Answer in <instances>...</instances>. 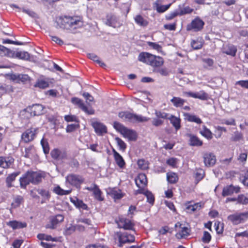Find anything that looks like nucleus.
Segmentation results:
<instances>
[{
    "label": "nucleus",
    "mask_w": 248,
    "mask_h": 248,
    "mask_svg": "<svg viewBox=\"0 0 248 248\" xmlns=\"http://www.w3.org/2000/svg\"><path fill=\"white\" fill-rule=\"evenodd\" d=\"M54 20L56 28L69 30L73 32L84 25L81 16H55Z\"/></svg>",
    "instance_id": "f257e3e1"
},
{
    "label": "nucleus",
    "mask_w": 248,
    "mask_h": 248,
    "mask_svg": "<svg viewBox=\"0 0 248 248\" xmlns=\"http://www.w3.org/2000/svg\"><path fill=\"white\" fill-rule=\"evenodd\" d=\"M113 127L124 138L128 139L129 140L135 141L137 140V134L134 130L127 128L117 122H114Z\"/></svg>",
    "instance_id": "f03ea898"
},
{
    "label": "nucleus",
    "mask_w": 248,
    "mask_h": 248,
    "mask_svg": "<svg viewBox=\"0 0 248 248\" xmlns=\"http://www.w3.org/2000/svg\"><path fill=\"white\" fill-rule=\"evenodd\" d=\"M135 183L139 189L135 191V194L137 195L139 193L144 192V190L146 189L147 185V179L146 176L144 173H140L135 178Z\"/></svg>",
    "instance_id": "7ed1b4c3"
},
{
    "label": "nucleus",
    "mask_w": 248,
    "mask_h": 248,
    "mask_svg": "<svg viewBox=\"0 0 248 248\" xmlns=\"http://www.w3.org/2000/svg\"><path fill=\"white\" fill-rule=\"evenodd\" d=\"M84 179L82 176L75 174H70L66 177V182L70 185L80 188V185L84 182Z\"/></svg>",
    "instance_id": "20e7f679"
},
{
    "label": "nucleus",
    "mask_w": 248,
    "mask_h": 248,
    "mask_svg": "<svg viewBox=\"0 0 248 248\" xmlns=\"http://www.w3.org/2000/svg\"><path fill=\"white\" fill-rule=\"evenodd\" d=\"M248 218V211L235 213L230 215L228 217V219L231 221L233 224H238L246 221Z\"/></svg>",
    "instance_id": "39448f33"
},
{
    "label": "nucleus",
    "mask_w": 248,
    "mask_h": 248,
    "mask_svg": "<svg viewBox=\"0 0 248 248\" xmlns=\"http://www.w3.org/2000/svg\"><path fill=\"white\" fill-rule=\"evenodd\" d=\"M64 216L61 214H58L56 216H51L49 218V222L46 225V228L50 229H55L58 225L63 221Z\"/></svg>",
    "instance_id": "423d86ee"
},
{
    "label": "nucleus",
    "mask_w": 248,
    "mask_h": 248,
    "mask_svg": "<svg viewBox=\"0 0 248 248\" xmlns=\"http://www.w3.org/2000/svg\"><path fill=\"white\" fill-rule=\"evenodd\" d=\"M71 102L78 106L86 113L92 115L94 113V110L92 107H87L83 102L82 100L77 97H73Z\"/></svg>",
    "instance_id": "0eeeda50"
},
{
    "label": "nucleus",
    "mask_w": 248,
    "mask_h": 248,
    "mask_svg": "<svg viewBox=\"0 0 248 248\" xmlns=\"http://www.w3.org/2000/svg\"><path fill=\"white\" fill-rule=\"evenodd\" d=\"M37 130V128L33 127H31L26 130L22 134L21 138L22 140L26 143L32 141L35 138Z\"/></svg>",
    "instance_id": "6e6552de"
},
{
    "label": "nucleus",
    "mask_w": 248,
    "mask_h": 248,
    "mask_svg": "<svg viewBox=\"0 0 248 248\" xmlns=\"http://www.w3.org/2000/svg\"><path fill=\"white\" fill-rule=\"evenodd\" d=\"M240 191V187L239 186H234L232 185L227 186L223 188L222 195L226 197L232 195L233 193H238Z\"/></svg>",
    "instance_id": "1a4fd4ad"
},
{
    "label": "nucleus",
    "mask_w": 248,
    "mask_h": 248,
    "mask_svg": "<svg viewBox=\"0 0 248 248\" xmlns=\"http://www.w3.org/2000/svg\"><path fill=\"white\" fill-rule=\"evenodd\" d=\"M15 159L12 156H0V167L8 169L14 165Z\"/></svg>",
    "instance_id": "9d476101"
},
{
    "label": "nucleus",
    "mask_w": 248,
    "mask_h": 248,
    "mask_svg": "<svg viewBox=\"0 0 248 248\" xmlns=\"http://www.w3.org/2000/svg\"><path fill=\"white\" fill-rule=\"evenodd\" d=\"M175 226L177 231L176 236L178 238H182L189 234V229L186 227L183 226L180 222L176 223Z\"/></svg>",
    "instance_id": "9b49d317"
},
{
    "label": "nucleus",
    "mask_w": 248,
    "mask_h": 248,
    "mask_svg": "<svg viewBox=\"0 0 248 248\" xmlns=\"http://www.w3.org/2000/svg\"><path fill=\"white\" fill-rule=\"evenodd\" d=\"M184 95L187 97H191L194 98H198L202 100H206L208 98V94L203 91H201L197 93L191 92H184Z\"/></svg>",
    "instance_id": "f8f14e48"
},
{
    "label": "nucleus",
    "mask_w": 248,
    "mask_h": 248,
    "mask_svg": "<svg viewBox=\"0 0 248 248\" xmlns=\"http://www.w3.org/2000/svg\"><path fill=\"white\" fill-rule=\"evenodd\" d=\"M204 24V22L197 17L191 22L190 25L187 26V30L193 29L195 31H199L202 29Z\"/></svg>",
    "instance_id": "ddd939ff"
},
{
    "label": "nucleus",
    "mask_w": 248,
    "mask_h": 248,
    "mask_svg": "<svg viewBox=\"0 0 248 248\" xmlns=\"http://www.w3.org/2000/svg\"><path fill=\"white\" fill-rule=\"evenodd\" d=\"M117 223L119 228H123L124 230H132L134 226L131 220L124 217L119 218Z\"/></svg>",
    "instance_id": "4468645a"
},
{
    "label": "nucleus",
    "mask_w": 248,
    "mask_h": 248,
    "mask_svg": "<svg viewBox=\"0 0 248 248\" xmlns=\"http://www.w3.org/2000/svg\"><path fill=\"white\" fill-rule=\"evenodd\" d=\"M119 241L120 243L119 246L122 247L123 244L133 242L135 241V237L132 234L125 232L119 235Z\"/></svg>",
    "instance_id": "2eb2a0df"
},
{
    "label": "nucleus",
    "mask_w": 248,
    "mask_h": 248,
    "mask_svg": "<svg viewBox=\"0 0 248 248\" xmlns=\"http://www.w3.org/2000/svg\"><path fill=\"white\" fill-rule=\"evenodd\" d=\"M203 158L204 164L207 167L213 166L216 163V157L213 153H206L204 154Z\"/></svg>",
    "instance_id": "dca6fc26"
},
{
    "label": "nucleus",
    "mask_w": 248,
    "mask_h": 248,
    "mask_svg": "<svg viewBox=\"0 0 248 248\" xmlns=\"http://www.w3.org/2000/svg\"><path fill=\"white\" fill-rule=\"evenodd\" d=\"M149 118L139 115L131 113H129L128 116L127 118V121L133 123L135 122H145L149 121Z\"/></svg>",
    "instance_id": "f3484780"
},
{
    "label": "nucleus",
    "mask_w": 248,
    "mask_h": 248,
    "mask_svg": "<svg viewBox=\"0 0 248 248\" xmlns=\"http://www.w3.org/2000/svg\"><path fill=\"white\" fill-rule=\"evenodd\" d=\"M154 58V55L148 52H141L138 57V60L141 62L150 65Z\"/></svg>",
    "instance_id": "a211bd4d"
},
{
    "label": "nucleus",
    "mask_w": 248,
    "mask_h": 248,
    "mask_svg": "<svg viewBox=\"0 0 248 248\" xmlns=\"http://www.w3.org/2000/svg\"><path fill=\"white\" fill-rule=\"evenodd\" d=\"M30 171L26 172L19 179L20 185L21 188H26L27 185L31 183V177Z\"/></svg>",
    "instance_id": "6ab92c4d"
},
{
    "label": "nucleus",
    "mask_w": 248,
    "mask_h": 248,
    "mask_svg": "<svg viewBox=\"0 0 248 248\" xmlns=\"http://www.w3.org/2000/svg\"><path fill=\"white\" fill-rule=\"evenodd\" d=\"M96 133L98 135H102L107 133V127L103 124L99 122H94L92 124Z\"/></svg>",
    "instance_id": "aec40b11"
},
{
    "label": "nucleus",
    "mask_w": 248,
    "mask_h": 248,
    "mask_svg": "<svg viewBox=\"0 0 248 248\" xmlns=\"http://www.w3.org/2000/svg\"><path fill=\"white\" fill-rule=\"evenodd\" d=\"M103 21L106 25L114 28L120 26L116 16H106V18L103 19Z\"/></svg>",
    "instance_id": "412c9836"
},
{
    "label": "nucleus",
    "mask_w": 248,
    "mask_h": 248,
    "mask_svg": "<svg viewBox=\"0 0 248 248\" xmlns=\"http://www.w3.org/2000/svg\"><path fill=\"white\" fill-rule=\"evenodd\" d=\"M109 194L115 201L121 199L124 195V194L120 189L116 188L110 189Z\"/></svg>",
    "instance_id": "4be33fe9"
},
{
    "label": "nucleus",
    "mask_w": 248,
    "mask_h": 248,
    "mask_svg": "<svg viewBox=\"0 0 248 248\" xmlns=\"http://www.w3.org/2000/svg\"><path fill=\"white\" fill-rule=\"evenodd\" d=\"M7 224L13 230L24 228L27 226L26 222H22L16 220L10 221L7 222Z\"/></svg>",
    "instance_id": "5701e85b"
},
{
    "label": "nucleus",
    "mask_w": 248,
    "mask_h": 248,
    "mask_svg": "<svg viewBox=\"0 0 248 248\" xmlns=\"http://www.w3.org/2000/svg\"><path fill=\"white\" fill-rule=\"evenodd\" d=\"M184 116L185 119L190 122H194L197 124H201L202 123V121L198 116L195 115L191 114L188 113H184Z\"/></svg>",
    "instance_id": "b1692460"
},
{
    "label": "nucleus",
    "mask_w": 248,
    "mask_h": 248,
    "mask_svg": "<svg viewBox=\"0 0 248 248\" xmlns=\"http://www.w3.org/2000/svg\"><path fill=\"white\" fill-rule=\"evenodd\" d=\"M31 173L30 177H31V183L36 185L40 183L42 178V175L38 172L30 171Z\"/></svg>",
    "instance_id": "393cba45"
},
{
    "label": "nucleus",
    "mask_w": 248,
    "mask_h": 248,
    "mask_svg": "<svg viewBox=\"0 0 248 248\" xmlns=\"http://www.w3.org/2000/svg\"><path fill=\"white\" fill-rule=\"evenodd\" d=\"M115 160L117 165L121 168H123L125 165V162L122 156L115 150H112Z\"/></svg>",
    "instance_id": "a878e982"
},
{
    "label": "nucleus",
    "mask_w": 248,
    "mask_h": 248,
    "mask_svg": "<svg viewBox=\"0 0 248 248\" xmlns=\"http://www.w3.org/2000/svg\"><path fill=\"white\" fill-rule=\"evenodd\" d=\"M36 155V150L33 146L30 145L25 149L24 156L26 158H32Z\"/></svg>",
    "instance_id": "bb28decb"
},
{
    "label": "nucleus",
    "mask_w": 248,
    "mask_h": 248,
    "mask_svg": "<svg viewBox=\"0 0 248 248\" xmlns=\"http://www.w3.org/2000/svg\"><path fill=\"white\" fill-rule=\"evenodd\" d=\"M19 173V172H15L8 175L6 179V186L10 188L13 186L12 182L15 180Z\"/></svg>",
    "instance_id": "cd10ccee"
},
{
    "label": "nucleus",
    "mask_w": 248,
    "mask_h": 248,
    "mask_svg": "<svg viewBox=\"0 0 248 248\" xmlns=\"http://www.w3.org/2000/svg\"><path fill=\"white\" fill-rule=\"evenodd\" d=\"M237 49L235 46L232 45L226 46L223 48V53L227 55L234 56L236 54Z\"/></svg>",
    "instance_id": "c85d7f7f"
},
{
    "label": "nucleus",
    "mask_w": 248,
    "mask_h": 248,
    "mask_svg": "<svg viewBox=\"0 0 248 248\" xmlns=\"http://www.w3.org/2000/svg\"><path fill=\"white\" fill-rule=\"evenodd\" d=\"M164 60L162 57L154 55V58L150 65L153 67H158L162 66Z\"/></svg>",
    "instance_id": "c756f323"
},
{
    "label": "nucleus",
    "mask_w": 248,
    "mask_h": 248,
    "mask_svg": "<svg viewBox=\"0 0 248 248\" xmlns=\"http://www.w3.org/2000/svg\"><path fill=\"white\" fill-rule=\"evenodd\" d=\"M44 107L41 104H35L31 107V113L34 115H40L43 113Z\"/></svg>",
    "instance_id": "7c9ffc66"
},
{
    "label": "nucleus",
    "mask_w": 248,
    "mask_h": 248,
    "mask_svg": "<svg viewBox=\"0 0 248 248\" xmlns=\"http://www.w3.org/2000/svg\"><path fill=\"white\" fill-rule=\"evenodd\" d=\"M71 202L75 205V206L79 209L87 210V205L85 204L82 201L78 199H71Z\"/></svg>",
    "instance_id": "2f4dec72"
},
{
    "label": "nucleus",
    "mask_w": 248,
    "mask_h": 248,
    "mask_svg": "<svg viewBox=\"0 0 248 248\" xmlns=\"http://www.w3.org/2000/svg\"><path fill=\"white\" fill-rule=\"evenodd\" d=\"M168 119L170 120L171 124L175 127L176 130H178L180 129L181 127V120L179 118L176 117L173 115H171V116Z\"/></svg>",
    "instance_id": "473e14b6"
},
{
    "label": "nucleus",
    "mask_w": 248,
    "mask_h": 248,
    "mask_svg": "<svg viewBox=\"0 0 248 248\" xmlns=\"http://www.w3.org/2000/svg\"><path fill=\"white\" fill-rule=\"evenodd\" d=\"M170 102L173 105L176 107H181L183 106L185 102V100L181 98L178 97H173L171 100Z\"/></svg>",
    "instance_id": "72a5a7b5"
},
{
    "label": "nucleus",
    "mask_w": 248,
    "mask_h": 248,
    "mask_svg": "<svg viewBox=\"0 0 248 248\" xmlns=\"http://www.w3.org/2000/svg\"><path fill=\"white\" fill-rule=\"evenodd\" d=\"M167 179L169 183L175 184L178 180V177L176 173L169 172L167 173Z\"/></svg>",
    "instance_id": "f704fd0d"
},
{
    "label": "nucleus",
    "mask_w": 248,
    "mask_h": 248,
    "mask_svg": "<svg viewBox=\"0 0 248 248\" xmlns=\"http://www.w3.org/2000/svg\"><path fill=\"white\" fill-rule=\"evenodd\" d=\"M23 202V198L21 196H16L11 203V208L15 209L18 207Z\"/></svg>",
    "instance_id": "c9c22d12"
},
{
    "label": "nucleus",
    "mask_w": 248,
    "mask_h": 248,
    "mask_svg": "<svg viewBox=\"0 0 248 248\" xmlns=\"http://www.w3.org/2000/svg\"><path fill=\"white\" fill-rule=\"evenodd\" d=\"M51 155L52 157L55 159H62L65 156V153H63L62 154V153L57 149H54L51 152Z\"/></svg>",
    "instance_id": "e433bc0d"
},
{
    "label": "nucleus",
    "mask_w": 248,
    "mask_h": 248,
    "mask_svg": "<svg viewBox=\"0 0 248 248\" xmlns=\"http://www.w3.org/2000/svg\"><path fill=\"white\" fill-rule=\"evenodd\" d=\"M189 141L191 146H200L202 145V141L195 136H191Z\"/></svg>",
    "instance_id": "4c0bfd02"
},
{
    "label": "nucleus",
    "mask_w": 248,
    "mask_h": 248,
    "mask_svg": "<svg viewBox=\"0 0 248 248\" xmlns=\"http://www.w3.org/2000/svg\"><path fill=\"white\" fill-rule=\"evenodd\" d=\"M88 57L93 60V61L97 62L98 64L100 65V66L102 67H105L106 66V64L102 62L100 60L99 58L93 53H89L88 54Z\"/></svg>",
    "instance_id": "58836bf2"
},
{
    "label": "nucleus",
    "mask_w": 248,
    "mask_h": 248,
    "mask_svg": "<svg viewBox=\"0 0 248 248\" xmlns=\"http://www.w3.org/2000/svg\"><path fill=\"white\" fill-rule=\"evenodd\" d=\"M76 227L75 225L69 224L65 226L63 231V234L65 235H70L75 232Z\"/></svg>",
    "instance_id": "ea45409f"
},
{
    "label": "nucleus",
    "mask_w": 248,
    "mask_h": 248,
    "mask_svg": "<svg viewBox=\"0 0 248 248\" xmlns=\"http://www.w3.org/2000/svg\"><path fill=\"white\" fill-rule=\"evenodd\" d=\"M15 56L16 58L24 60H28L30 58V54L28 52L22 51L16 52L15 54Z\"/></svg>",
    "instance_id": "a19ab883"
},
{
    "label": "nucleus",
    "mask_w": 248,
    "mask_h": 248,
    "mask_svg": "<svg viewBox=\"0 0 248 248\" xmlns=\"http://www.w3.org/2000/svg\"><path fill=\"white\" fill-rule=\"evenodd\" d=\"M54 192L59 195H66L70 194L71 192V190H64L61 188L59 186L54 187Z\"/></svg>",
    "instance_id": "79ce46f5"
},
{
    "label": "nucleus",
    "mask_w": 248,
    "mask_h": 248,
    "mask_svg": "<svg viewBox=\"0 0 248 248\" xmlns=\"http://www.w3.org/2000/svg\"><path fill=\"white\" fill-rule=\"evenodd\" d=\"M141 194H144L146 197L147 202H149L151 204H154L155 198L152 192L146 189L144 190V192H142Z\"/></svg>",
    "instance_id": "37998d69"
},
{
    "label": "nucleus",
    "mask_w": 248,
    "mask_h": 248,
    "mask_svg": "<svg viewBox=\"0 0 248 248\" xmlns=\"http://www.w3.org/2000/svg\"><path fill=\"white\" fill-rule=\"evenodd\" d=\"M37 191L38 194L41 195V196L43 198L44 201L49 199L50 195L48 190L43 189H38Z\"/></svg>",
    "instance_id": "c03bdc74"
},
{
    "label": "nucleus",
    "mask_w": 248,
    "mask_h": 248,
    "mask_svg": "<svg viewBox=\"0 0 248 248\" xmlns=\"http://www.w3.org/2000/svg\"><path fill=\"white\" fill-rule=\"evenodd\" d=\"M49 83L47 81L44 79L38 80L34 86L41 89H45L48 87Z\"/></svg>",
    "instance_id": "a18cd8bd"
},
{
    "label": "nucleus",
    "mask_w": 248,
    "mask_h": 248,
    "mask_svg": "<svg viewBox=\"0 0 248 248\" xmlns=\"http://www.w3.org/2000/svg\"><path fill=\"white\" fill-rule=\"evenodd\" d=\"M134 19L136 23L140 26H146L148 23L147 20L144 19L143 16H135Z\"/></svg>",
    "instance_id": "49530a36"
},
{
    "label": "nucleus",
    "mask_w": 248,
    "mask_h": 248,
    "mask_svg": "<svg viewBox=\"0 0 248 248\" xmlns=\"http://www.w3.org/2000/svg\"><path fill=\"white\" fill-rule=\"evenodd\" d=\"M82 95L86 99V103L89 106L88 107H91V103L94 102L93 97L92 95H91L89 93L86 92L82 94Z\"/></svg>",
    "instance_id": "de8ad7c7"
},
{
    "label": "nucleus",
    "mask_w": 248,
    "mask_h": 248,
    "mask_svg": "<svg viewBox=\"0 0 248 248\" xmlns=\"http://www.w3.org/2000/svg\"><path fill=\"white\" fill-rule=\"evenodd\" d=\"M200 133L207 139H211L213 137L211 131L205 126H203V130L200 131Z\"/></svg>",
    "instance_id": "09e8293b"
},
{
    "label": "nucleus",
    "mask_w": 248,
    "mask_h": 248,
    "mask_svg": "<svg viewBox=\"0 0 248 248\" xmlns=\"http://www.w3.org/2000/svg\"><path fill=\"white\" fill-rule=\"evenodd\" d=\"M12 53V51L6 48V47L0 45V56H10L11 54Z\"/></svg>",
    "instance_id": "8fccbe9b"
},
{
    "label": "nucleus",
    "mask_w": 248,
    "mask_h": 248,
    "mask_svg": "<svg viewBox=\"0 0 248 248\" xmlns=\"http://www.w3.org/2000/svg\"><path fill=\"white\" fill-rule=\"evenodd\" d=\"M202 208V204L200 202H198L193 204H191L187 207V209L189 212H194L198 211Z\"/></svg>",
    "instance_id": "3c124183"
},
{
    "label": "nucleus",
    "mask_w": 248,
    "mask_h": 248,
    "mask_svg": "<svg viewBox=\"0 0 248 248\" xmlns=\"http://www.w3.org/2000/svg\"><path fill=\"white\" fill-rule=\"evenodd\" d=\"M237 202L242 204H248V194L246 195L243 194L239 195L237 198Z\"/></svg>",
    "instance_id": "603ef678"
},
{
    "label": "nucleus",
    "mask_w": 248,
    "mask_h": 248,
    "mask_svg": "<svg viewBox=\"0 0 248 248\" xmlns=\"http://www.w3.org/2000/svg\"><path fill=\"white\" fill-rule=\"evenodd\" d=\"M202 42L198 40H193L191 42V46L194 49H199L202 46Z\"/></svg>",
    "instance_id": "864d4df0"
},
{
    "label": "nucleus",
    "mask_w": 248,
    "mask_h": 248,
    "mask_svg": "<svg viewBox=\"0 0 248 248\" xmlns=\"http://www.w3.org/2000/svg\"><path fill=\"white\" fill-rule=\"evenodd\" d=\"M115 141L117 142V145L119 146L120 150L124 151L126 148V145L125 142L118 137H116L115 139Z\"/></svg>",
    "instance_id": "5fc2aeb1"
},
{
    "label": "nucleus",
    "mask_w": 248,
    "mask_h": 248,
    "mask_svg": "<svg viewBox=\"0 0 248 248\" xmlns=\"http://www.w3.org/2000/svg\"><path fill=\"white\" fill-rule=\"evenodd\" d=\"M138 165L139 168L143 170H147L149 167L148 162L142 159L138 161Z\"/></svg>",
    "instance_id": "6e6d98bb"
},
{
    "label": "nucleus",
    "mask_w": 248,
    "mask_h": 248,
    "mask_svg": "<svg viewBox=\"0 0 248 248\" xmlns=\"http://www.w3.org/2000/svg\"><path fill=\"white\" fill-rule=\"evenodd\" d=\"M178 161V159L176 158L171 157L167 160L166 163L168 165L173 168H176Z\"/></svg>",
    "instance_id": "4d7b16f0"
},
{
    "label": "nucleus",
    "mask_w": 248,
    "mask_h": 248,
    "mask_svg": "<svg viewBox=\"0 0 248 248\" xmlns=\"http://www.w3.org/2000/svg\"><path fill=\"white\" fill-rule=\"evenodd\" d=\"M94 197L98 201H103V198L102 197V192L99 189L98 186H97L96 188H95L93 192Z\"/></svg>",
    "instance_id": "13d9d810"
},
{
    "label": "nucleus",
    "mask_w": 248,
    "mask_h": 248,
    "mask_svg": "<svg viewBox=\"0 0 248 248\" xmlns=\"http://www.w3.org/2000/svg\"><path fill=\"white\" fill-rule=\"evenodd\" d=\"M214 227L217 232L218 234L222 233L223 231V223L217 221L215 222Z\"/></svg>",
    "instance_id": "bf43d9fd"
},
{
    "label": "nucleus",
    "mask_w": 248,
    "mask_h": 248,
    "mask_svg": "<svg viewBox=\"0 0 248 248\" xmlns=\"http://www.w3.org/2000/svg\"><path fill=\"white\" fill-rule=\"evenodd\" d=\"M156 10L158 13H163L166 11L170 7V5H160L158 3H155Z\"/></svg>",
    "instance_id": "052dcab7"
},
{
    "label": "nucleus",
    "mask_w": 248,
    "mask_h": 248,
    "mask_svg": "<svg viewBox=\"0 0 248 248\" xmlns=\"http://www.w3.org/2000/svg\"><path fill=\"white\" fill-rule=\"evenodd\" d=\"M77 222L78 223H82L84 224V226L87 228V227L91 226V227L92 226V221L89 218H79Z\"/></svg>",
    "instance_id": "680f3d73"
},
{
    "label": "nucleus",
    "mask_w": 248,
    "mask_h": 248,
    "mask_svg": "<svg viewBox=\"0 0 248 248\" xmlns=\"http://www.w3.org/2000/svg\"><path fill=\"white\" fill-rule=\"evenodd\" d=\"M18 83H25L30 80V77L26 74H18Z\"/></svg>",
    "instance_id": "e2e57ef3"
},
{
    "label": "nucleus",
    "mask_w": 248,
    "mask_h": 248,
    "mask_svg": "<svg viewBox=\"0 0 248 248\" xmlns=\"http://www.w3.org/2000/svg\"><path fill=\"white\" fill-rule=\"evenodd\" d=\"M147 44L149 46L157 50L158 52H161L162 50L161 46L158 44L151 42H148Z\"/></svg>",
    "instance_id": "0e129e2a"
},
{
    "label": "nucleus",
    "mask_w": 248,
    "mask_h": 248,
    "mask_svg": "<svg viewBox=\"0 0 248 248\" xmlns=\"http://www.w3.org/2000/svg\"><path fill=\"white\" fill-rule=\"evenodd\" d=\"M211 236L210 234L206 231L203 232V235L202 237V241L204 243H209L211 241Z\"/></svg>",
    "instance_id": "69168bd1"
},
{
    "label": "nucleus",
    "mask_w": 248,
    "mask_h": 248,
    "mask_svg": "<svg viewBox=\"0 0 248 248\" xmlns=\"http://www.w3.org/2000/svg\"><path fill=\"white\" fill-rule=\"evenodd\" d=\"M41 143L43 148L44 152L45 154H48L49 152V148L48 143L45 141L44 139H42L41 141Z\"/></svg>",
    "instance_id": "338daca9"
},
{
    "label": "nucleus",
    "mask_w": 248,
    "mask_h": 248,
    "mask_svg": "<svg viewBox=\"0 0 248 248\" xmlns=\"http://www.w3.org/2000/svg\"><path fill=\"white\" fill-rule=\"evenodd\" d=\"M78 125L76 124H68L66 128V131L67 133H70L75 130L78 128Z\"/></svg>",
    "instance_id": "774afa93"
}]
</instances>
